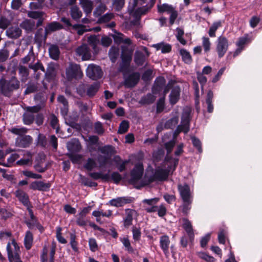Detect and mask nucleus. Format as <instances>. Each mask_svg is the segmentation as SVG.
Segmentation results:
<instances>
[{"instance_id": "1", "label": "nucleus", "mask_w": 262, "mask_h": 262, "mask_svg": "<svg viewBox=\"0 0 262 262\" xmlns=\"http://www.w3.org/2000/svg\"><path fill=\"white\" fill-rule=\"evenodd\" d=\"M156 0H133L130 2L127 12L130 18L133 19L131 23L134 25H139L141 16L146 14L153 7Z\"/></svg>"}, {"instance_id": "2", "label": "nucleus", "mask_w": 262, "mask_h": 262, "mask_svg": "<svg viewBox=\"0 0 262 262\" xmlns=\"http://www.w3.org/2000/svg\"><path fill=\"white\" fill-rule=\"evenodd\" d=\"M19 88L20 81L15 76H12L9 80L0 79V93L5 96L10 97L13 92Z\"/></svg>"}, {"instance_id": "3", "label": "nucleus", "mask_w": 262, "mask_h": 262, "mask_svg": "<svg viewBox=\"0 0 262 262\" xmlns=\"http://www.w3.org/2000/svg\"><path fill=\"white\" fill-rule=\"evenodd\" d=\"M190 113L191 111L189 108L185 110L183 112L181 124L177 126L174 133V135H177L181 132L187 134L189 132L190 128Z\"/></svg>"}, {"instance_id": "4", "label": "nucleus", "mask_w": 262, "mask_h": 262, "mask_svg": "<svg viewBox=\"0 0 262 262\" xmlns=\"http://www.w3.org/2000/svg\"><path fill=\"white\" fill-rule=\"evenodd\" d=\"M66 74L67 79L72 80L73 79H80L83 76V73L79 64L70 63L67 68Z\"/></svg>"}, {"instance_id": "5", "label": "nucleus", "mask_w": 262, "mask_h": 262, "mask_svg": "<svg viewBox=\"0 0 262 262\" xmlns=\"http://www.w3.org/2000/svg\"><path fill=\"white\" fill-rule=\"evenodd\" d=\"M12 244L14 248V251H12L11 249V245L9 243L7 246V251L8 252V259L10 262H23L20 260L19 254V247L16 242L13 240Z\"/></svg>"}, {"instance_id": "6", "label": "nucleus", "mask_w": 262, "mask_h": 262, "mask_svg": "<svg viewBox=\"0 0 262 262\" xmlns=\"http://www.w3.org/2000/svg\"><path fill=\"white\" fill-rule=\"evenodd\" d=\"M143 165L141 163H137L131 171V178L129 180L130 183L135 185L141 179L143 173Z\"/></svg>"}, {"instance_id": "7", "label": "nucleus", "mask_w": 262, "mask_h": 262, "mask_svg": "<svg viewBox=\"0 0 262 262\" xmlns=\"http://www.w3.org/2000/svg\"><path fill=\"white\" fill-rule=\"evenodd\" d=\"M134 49L135 46L130 47L127 46H121V56L122 61L125 64L128 65L131 61Z\"/></svg>"}, {"instance_id": "8", "label": "nucleus", "mask_w": 262, "mask_h": 262, "mask_svg": "<svg viewBox=\"0 0 262 262\" xmlns=\"http://www.w3.org/2000/svg\"><path fill=\"white\" fill-rule=\"evenodd\" d=\"M169 173V169L158 167L156 169L153 176L149 178V182L151 183L155 181H162L165 180L167 178Z\"/></svg>"}, {"instance_id": "9", "label": "nucleus", "mask_w": 262, "mask_h": 262, "mask_svg": "<svg viewBox=\"0 0 262 262\" xmlns=\"http://www.w3.org/2000/svg\"><path fill=\"white\" fill-rule=\"evenodd\" d=\"M86 72L87 76L93 80L99 79L102 76V71L100 67L94 64H90Z\"/></svg>"}, {"instance_id": "10", "label": "nucleus", "mask_w": 262, "mask_h": 262, "mask_svg": "<svg viewBox=\"0 0 262 262\" xmlns=\"http://www.w3.org/2000/svg\"><path fill=\"white\" fill-rule=\"evenodd\" d=\"M149 52L146 47L140 50H137L134 55V61L138 66H142L146 59L149 56Z\"/></svg>"}, {"instance_id": "11", "label": "nucleus", "mask_w": 262, "mask_h": 262, "mask_svg": "<svg viewBox=\"0 0 262 262\" xmlns=\"http://www.w3.org/2000/svg\"><path fill=\"white\" fill-rule=\"evenodd\" d=\"M76 53L77 56L81 57L82 60H89L91 57V54L88 45L83 44L76 49Z\"/></svg>"}, {"instance_id": "12", "label": "nucleus", "mask_w": 262, "mask_h": 262, "mask_svg": "<svg viewBox=\"0 0 262 262\" xmlns=\"http://www.w3.org/2000/svg\"><path fill=\"white\" fill-rule=\"evenodd\" d=\"M178 190L183 201L192 200V195L190 192V187L187 184L178 185Z\"/></svg>"}, {"instance_id": "13", "label": "nucleus", "mask_w": 262, "mask_h": 262, "mask_svg": "<svg viewBox=\"0 0 262 262\" xmlns=\"http://www.w3.org/2000/svg\"><path fill=\"white\" fill-rule=\"evenodd\" d=\"M228 47V40L225 37H220L219 38L216 47V51L219 57H222L226 52Z\"/></svg>"}, {"instance_id": "14", "label": "nucleus", "mask_w": 262, "mask_h": 262, "mask_svg": "<svg viewBox=\"0 0 262 262\" xmlns=\"http://www.w3.org/2000/svg\"><path fill=\"white\" fill-rule=\"evenodd\" d=\"M139 78V73L137 72L133 73L125 78L124 85L127 88H133L137 84Z\"/></svg>"}, {"instance_id": "15", "label": "nucleus", "mask_w": 262, "mask_h": 262, "mask_svg": "<svg viewBox=\"0 0 262 262\" xmlns=\"http://www.w3.org/2000/svg\"><path fill=\"white\" fill-rule=\"evenodd\" d=\"M21 34L22 30L17 26H11L6 31V35L11 39H17L21 36Z\"/></svg>"}, {"instance_id": "16", "label": "nucleus", "mask_w": 262, "mask_h": 262, "mask_svg": "<svg viewBox=\"0 0 262 262\" xmlns=\"http://www.w3.org/2000/svg\"><path fill=\"white\" fill-rule=\"evenodd\" d=\"M20 27L27 33L33 32L36 28L35 21L31 19H25L20 24Z\"/></svg>"}, {"instance_id": "17", "label": "nucleus", "mask_w": 262, "mask_h": 262, "mask_svg": "<svg viewBox=\"0 0 262 262\" xmlns=\"http://www.w3.org/2000/svg\"><path fill=\"white\" fill-rule=\"evenodd\" d=\"M32 141L33 139L30 136H20L16 138L15 145L19 147L26 148L30 146Z\"/></svg>"}, {"instance_id": "18", "label": "nucleus", "mask_w": 262, "mask_h": 262, "mask_svg": "<svg viewBox=\"0 0 262 262\" xmlns=\"http://www.w3.org/2000/svg\"><path fill=\"white\" fill-rule=\"evenodd\" d=\"M48 33L47 32L43 30L42 28H39L35 32L34 36V41L39 46H40L43 42L46 40Z\"/></svg>"}, {"instance_id": "19", "label": "nucleus", "mask_w": 262, "mask_h": 262, "mask_svg": "<svg viewBox=\"0 0 262 262\" xmlns=\"http://www.w3.org/2000/svg\"><path fill=\"white\" fill-rule=\"evenodd\" d=\"M67 147L70 153H75L80 151L81 148L78 140L74 139L67 143Z\"/></svg>"}, {"instance_id": "20", "label": "nucleus", "mask_w": 262, "mask_h": 262, "mask_svg": "<svg viewBox=\"0 0 262 262\" xmlns=\"http://www.w3.org/2000/svg\"><path fill=\"white\" fill-rule=\"evenodd\" d=\"M250 41V40L248 38V36L239 38L238 39V40L236 42L237 49L234 52L233 54V57H235L238 55H239L241 53L242 50L244 49V45H246V43H249Z\"/></svg>"}, {"instance_id": "21", "label": "nucleus", "mask_w": 262, "mask_h": 262, "mask_svg": "<svg viewBox=\"0 0 262 262\" xmlns=\"http://www.w3.org/2000/svg\"><path fill=\"white\" fill-rule=\"evenodd\" d=\"M50 186L51 185L49 183H45L42 181H35L31 184L30 188L33 190L47 191Z\"/></svg>"}, {"instance_id": "22", "label": "nucleus", "mask_w": 262, "mask_h": 262, "mask_svg": "<svg viewBox=\"0 0 262 262\" xmlns=\"http://www.w3.org/2000/svg\"><path fill=\"white\" fill-rule=\"evenodd\" d=\"M181 89L179 86H174L169 95L170 103L173 105L176 104L180 98Z\"/></svg>"}, {"instance_id": "23", "label": "nucleus", "mask_w": 262, "mask_h": 262, "mask_svg": "<svg viewBox=\"0 0 262 262\" xmlns=\"http://www.w3.org/2000/svg\"><path fill=\"white\" fill-rule=\"evenodd\" d=\"M63 28V26L57 21H52L48 23L46 27L45 30L48 33V34L51 33L53 32H55L58 30H60Z\"/></svg>"}, {"instance_id": "24", "label": "nucleus", "mask_w": 262, "mask_h": 262, "mask_svg": "<svg viewBox=\"0 0 262 262\" xmlns=\"http://www.w3.org/2000/svg\"><path fill=\"white\" fill-rule=\"evenodd\" d=\"M132 200L130 198L126 197H120L115 199H113L110 201L112 206L116 207H121L126 204L130 203Z\"/></svg>"}, {"instance_id": "25", "label": "nucleus", "mask_w": 262, "mask_h": 262, "mask_svg": "<svg viewBox=\"0 0 262 262\" xmlns=\"http://www.w3.org/2000/svg\"><path fill=\"white\" fill-rule=\"evenodd\" d=\"M18 74L22 82H25L28 79L29 75L28 68L24 66L19 64L17 68Z\"/></svg>"}, {"instance_id": "26", "label": "nucleus", "mask_w": 262, "mask_h": 262, "mask_svg": "<svg viewBox=\"0 0 262 262\" xmlns=\"http://www.w3.org/2000/svg\"><path fill=\"white\" fill-rule=\"evenodd\" d=\"M99 87V84L97 82H95L91 85H88L86 95L89 97H94L98 91Z\"/></svg>"}, {"instance_id": "27", "label": "nucleus", "mask_w": 262, "mask_h": 262, "mask_svg": "<svg viewBox=\"0 0 262 262\" xmlns=\"http://www.w3.org/2000/svg\"><path fill=\"white\" fill-rule=\"evenodd\" d=\"M55 68V63L51 62L48 64L47 71L45 72L47 79L50 80L54 78L56 75Z\"/></svg>"}, {"instance_id": "28", "label": "nucleus", "mask_w": 262, "mask_h": 262, "mask_svg": "<svg viewBox=\"0 0 262 262\" xmlns=\"http://www.w3.org/2000/svg\"><path fill=\"white\" fill-rule=\"evenodd\" d=\"M160 247L163 250L165 254L168 253V248L170 244L169 237L167 235H163L160 237Z\"/></svg>"}, {"instance_id": "29", "label": "nucleus", "mask_w": 262, "mask_h": 262, "mask_svg": "<svg viewBox=\"0 0 262 262\" xmlns=\"http://www.w3.org/2000/svg\"><path fill=\"white\" fill-rule=\"evenodd\" d=\"M50 56L54 60H57L59 59L60 51L59 47L55 45H52L49 48Z\"/></svg>"}, {"instance_id": "30", "label": "nucleus", "mask_w": 262, "mask_h": 262, "mask_svg": "<svg viewBox=\"0 0 262 262\" xmlns=\"http://www.w3.org/2000/svg\"><path fill=\"white\" fill-rule=\"evenodd\" d=\"M15 193L16 196L18 198L19 200L23 203L24 205L29 206V197L25 192L21 190H17L16 191Z\"/></svg>"}, {"instance_id": "31", "label": "nucleus", "mask_w": 262, "mask_h": 262, "mask_svg": "<svg viewBox=\"0 0 262 262\" xmlns=\"http://www.w3.org/2000/svg\"><path fill=\"white\" fill-rule=\"evenodd\" d=\"M183 227L189 236L190 239L191 240V239L193 238L194 234L191 223L187 219H183Z\"/></svg>"}, {"instance_id": "32", "label": "nucleus", "mask_w": 262, "mask_h": 262, "mask_svg": "<svg viewBox=\"0 0 262 262\" xmlns=\"http://www.w3.org/2000/svg\"><path fill=\"white\" fill-rule=\"evenodd\" d=\"M213 98V93L212 91L209 90L207 94L206 99V103L207 105V111L211 113L213 110V105L212 104V99Z\"/></svg>"}, {"instance_id": "33", "label": "nucleus", "mask_w": 262, "mask_h": 262, "mask_svg": "<svg viewBox=\"0 0 262 262\" xmlns=\"http://www.w3.org/2000/svg\"><path fill=\"white\" fill-rule=\"evenodd\" d=\"M80 4L86 13H91L93 9V2L91 1L80 0Z\"/></svg>"}, {"instance_id": "34", "label": "nucleus", "mask_w": 262, "mask_h": 262, "mask_svg": "<svg viewBox=\"0 0 262 262\" xmlns=\"http://www.w3.org/2000/svg\"><path fill=\"white\" fill-rule=\"evenodd\" d=\"M35 120V116L28 111H25L23 115V122L26 125H30L32 124Z\"/></svg>"}, {"instance_id": "35", "label": "nucleus", "mask_w": 262, "mask_h": 262, "mask_svg": "<svg viewBox=\"0 0 262 262\" xmlns=\"http://www.w3.org/2000/svg\"><path fill=\"white\" fill-rule=\"evenodd\" d=\"M156 99V96L150 93H148L141 98L140 103L142 104H150L154 103Z\"/></svg>"}, {"instance_id": "36", "label": "nucleus", "mask_w": 262, "mask_h": 262, "mask_svg": "<svg viewBox=\"0 0 262 262\" xmlns=\"http://www.w3.org/2000/svg\"><path fill=\"white\" fill-rule=\"evenodd\" d=\"M70 13L72 18L75 20H79L82 16V12L77 6L71 8Z\"/></svg>"}, {"instance_id": "37", "label": "nucleus", "mask_w": 262, "mask_h": 262, "mask_svg": "<svg viewBox=\"0 0 262 262\" xmlns=\"http://www.w3.org/2000/svg\"><path fill=\"white\" fill-rule=\"evenodd\" d=\"M158 9L160 13L166 12L169 14L175 10V9L172 6L169 5L167 4L158 5Z\"/></svg>"}, {"instance_id": "38", "label": "nucleus", "mask_w": 262, "mask_h": 262, "mask_svg": "<svg viewBox=\"0 0 262 262\" xmlns=\"http://www.w3.org/2000/svg\"><path fill=\"white\" fill-rule=\"evenodd\" d=\"M165 79L163 77H158L155 83L154 89L155 91L159 92L161 91L163 86L165 84Z\"/></svg>"}, {"instance_id": "39", "label": "nucleus", "mask_w": 262, "mask_h": 262, "mask_svg": "<svg viewBox=\"0 0 262 262\" xmlns=\"http://www.w3.org/2000/svg\"><path fill=\"white\" fill-rule=\"evenodd\" d=\"M33 242V235L30 231H27L26 233L25 239H24V244L25 247L27 249H30L32 245Z\"/></svg>"}, {"instance_id": "40", "label": "nucleus", "mask_w": 262, "mask_h": 262, "mask_svg": "<svg viewBox=\"0 0 262 262\" xmlns=\"http://www.w3.org/2000/svg\"><path fill=\"white\" fill-rule=\"evenodd\" d=\"M179 121V117L178 116H174L171 119L168 120L164 124V127L165 128H173L178 124Z\"/></svg>"}, {"instance_id": "41", "label": "nucleus", "mask_w": 262, "mask_h": 262, "mask_svg": "<svg viewBox=\"0 0 262 262\" xmlns=\"http://www.w3.org/2000/svg\"><path fill=\"white\" fill-rule=\"evenodd\" d=\"M180 52L183 60L186 63L189 64L192 62V57L189 52L185 49H181Z\"/></svg>"}, {"instance_id": "42", "label": "nucleus", "mask_w": 262, "mask_h": 262, "mask_svg": "<svg viewBox=\"0 0 262 262\" xmlns=\"http://www.w3.org/2000/svg\"><path fill=\"white\" fill-rule=\"evenodd\" d=\"M114 149V147L111 145H105L98 148L99 151L107 156L112 155L113 154Z\"/></svg>"}, {"instance_id": "43", "label": "nucleus", "mask_w": 262, "mask_h": 262, "mask_svg": "<svg viewBox=\"0 0 262 262\" xmlns=\"http://www.w3.org/2000/svg\"><path fill=\"white\" fill-rule=\"evenodd\" d=\"M50 125L53 129H56V132L58 133L59 129L58 120L54 114L51 115Z\"/></svg>"}, {"instance_id": "44", "label": "nucleus", "mask_w": 262, "mask_h": 262, "mask_svg": "<svg viewBox=\"0 0 262 262\" xmlns=\"http://www.w3.org/2000/svg\"><path fill=\"white\" fill-rule=\"evenodd\" d=\"M43 108V107L42 104H37L36 105L33 106L25 107L24 108V110L25 111H28L31 114H33L38 113Z\"/></svg>"}, {"instance_id": "45", "label": "nucleus", "mask_w": 262, "mask_h": 262, "mask_svg": "<svg viewBox=\"0 0 262 262\" xmlns=\"http://www.w3.org/2000/svg\"><path fill=\"white\" fill-rule=\"evenodd\" d=\"M155 47L157 48V50H161L163 53L169 52L171 49L170 45L163 43L157 44L155 45Z\"/></svg>"}, {"instance_id": "46", "label": "nucleus", "mask_w": 262, "mask_h": 262, "mask_svg": "<svg viewBox=\"0 0 262 262\" xmlns=\"http://www.w3.org/2000/svg\"><path fill=\"white\" fill-rule=\"evenodd\" d=\"M29 68L33 70L35 72H37L39 70H40L43 72H45V69L44 67L39 61L34 64H29Z\"/></svg>"}, {"instance_id": "47", "label": "nucleus", "mask_w": 262, "mask_h": 262, "mask_svg": "<svg viewBox=\"0 0 262 262\" xmlns=\"http://www.w3.org/2000/svg\"><path fill=\"white\" fill-rule=\"evenodd\" d=\"M45 15V13L42 11H30L27 12V16L33 19H38L42 17Z\"/></svg>"}, {"instance_id": "48", "label": "nucleus", "mask_w": 262, "mask_h": 262, "mask_svg": "<svg viewBox=\"0 0 262 262\" xmlns=\"http://www.w3.org/2000/svg\"><path fill=\"white\" fill-rule=\"evenodd\" d=\"M165 154L164 150L162 148H159L153 153V158L157 161H159L164 157Z\"/></svg>"}, {"instance_id": "49", "label": "nucleus", "mask_w": 262, "mask_h": 262, "mask_svg": "<svg viewBox=\"0 0 262 262\" xmlns=\"http://www.w3.org/2000/svg\"><path fill=\"white\" fill-rule=\"evenodd\" d=\"M88 41L93 49L96 50L97 45L99 42L98 38L96 35H91L88 37Z\"/></svg>"}, {"instance_id": "50", "label": "nucleus", "mask_w": 262, "mask_h": 262, "mask_svg": "<svg viewBox=\"0 0 262 262\" xmlns=\"http://www.w3.org/2000/svg\"><path fill=\"white\" fill-rule=\"evenodd\" d=\"M128 122L126 120L122 121L119 125L118 133L124 134L126 133L128 130Z\"/></svg>"}, {"instance_id": "51", "label": "nucleus", "mask_w": 262, "mask_h": 262, "mask_svg": "<svg viewBox=\"0 0 262 262\" xmlns=\"http://www.w3.org/2000/svg\"><path fill=\"white\" fill-rule=\"evenodd\" d=\"M191 139L194 147H195L199 152H202V144L201 141L194 136H191Z\"/></svg>"}, {"instance_id": "52", "label": "nucleus", "mask_w": 262, "mask_h": 262, "mask_svg": "<svg viewBox=\"0 0 262 262\" xmlns=\"http://www.w3.org/2000/svg\"><path fill=\"white\" fill-rule=\"evenodd\" d=\"M34 100L36 102H39L38 104H42L43 107H44L47 98L45 97L43 94L39 93L35 95Z\"/></svg>"}, {"instance_id": "53", "label": "nucleus", "mask_w": 262, "mask_h": 262, "mask_svg": "<svg viewBox=\"0 0 262 262\" xmlns=\"http://www.w3.org/2000/svg\"><path fill=\"white\" fill-rule=\"evenodd\" d=\"M9 51L6 49L0 50V62L6 61L9 58Z\"/></svg>"}, {"instance_id": "54", "label": "nucleus", "mask_w": 262, "mask_h": 262, "mask_svg": "<svg viewBox=\"0 0 262 262\" xmlns=\"http://www.w3.org/2000/svg\"><path fill=\"white\" fill-rule=\"evenodd\" d=\"M38 86L36 83H29L27 85V88L25 91L24 94L25 95L29 94L30 93H34L37 91Z\"/></svg>"}, {"instance_id": "55", "label": "nucleus", "mask_w": 262, "mask_h": 262, "mask_svg": "<svg viewBox=\"0 0 262 262\" xmlns=\"http://www.w3.org/2000/svg\"><path fill=\"white\" fill-rule=\"evenodd\" d=\"M73 28L77 31V33L79 35H82L85 32L90 31L92 29L87 30L85 29V27L82 25H74L73 26Z\"/></svg>"}, {"instance_id": "56", "label": "nucleus", "mask_w": 262, "mask_h": 262, "mask_svg": "<svg viewBox=\"0 0 262 262\" xmlns=\"http://www.w3.org/2000/svg\"><path fill=\"white\" fill-rule=\"evenodd\" d=\"M119 54V50L116 48H111L109 52V56L112 61L115 62Z\"/></svg>"}, {"instance_id": "57", "label": "nucleus", "mask_w": 262, "mask_h": 262, "mask_svg": "<svg viewBox=\"0 0 262 262\" xmlns=\"http://www.w3.org/2000/svg\"><path fill=\"white\" fill-rule=\"evenodd\" d=\"M85 216L82 215L81 213H79L77 215L76 223L80 226H84L87 224V220L85 218Z\"/></svg>"}, {"instance_id": "58", "label": "nucleus", "mask_w": 262, "mask_h": 262, "mask_svg": "<svg viewBox=\"0 0 262 262\" xmlns=\"http://www.w3.org/2000/svg\"><path fill=\"white\" fill-rule=\"evenodd\" d=\"M221 26L220 22H215L214 23L209 30V35L210 37H214L215 36V31L217 29V28Z\"/></svg>"}, {"instance_id": "59", "label": "nucleus", "mask_w": 262, "mask_h": 262, "mask_svg": "<svg viewBox=\"0 0 262 262\" xmlns=\"http://www.w3.org/2000/svg\"><path fill=\"white\" fill-rule=\"evenodd\" d=\"M133 211L132 210H128L127 211V215L124 220V226L128 227L132 224L133 221Z\"/></svg>"}, {"instance_id": "60", "label": "nucleus", "mask_w": 262, "mask_h": 262, "mask_svg": "<svg viewBox=\"0 0 262 262\" xmlns=\"http://www.w3.org/2000/svg\"><path fill=\"white\" fill-rule=\"evenodd\" d=\"M96 166L95 160L92 158H89L84 165V167L88 170H92Z\"/></svg>"}, {"instance_id": "61", "label": "nucleus", "mask_w": 262, "mask_h": 262, "mask_svg": "<svg viewBox=\"0 0 262 262\" xmlns=\"http://www.w3.org/2000/svg\"><path fill=\"white\" fill-rule=\"evenodd\" d=\"M113 16L112 13H106L98 19V22L100 24L107 23L112 19Z\"/></svg>"}, {"instance_id": "62", "label": "nucleus", "mask_w": 262, "mask_h": 262, "mask_svg": "<svg viewBox=\"0 0 262 262\" xmlns=\"http://www.w3.org/2000/svg\"><path fill=\"white\" fill-rule=\"evenodd\" d=\"M67 156L72 162L74 163H78L82 158V156L81 155H76L75 154V153H68L67 154Z\"/></svg>"}, {"instance_id": "63", "label": "nucleus", "mask_w": 262, "mask_h": 262, "mask_svg": "<svg viewBox=\"0 0 262 262\" xmlns=\"http://www.w3.org/2000/svg\"><path fill=\"white\" fill-rule=\"evenodd\" d=\"M106 9V7L105 5L101 4L99 5L96 9L94 13L96 16L101 15L103 13H104Z\"/></svg>"}, {"instance_id": "64", "label": "nucleus", "mask_w": 262, "mask_h": 262, "mask_svg": "<svg viewBox=\"0 0 262 262\" xmlns=\"http://www.w3.org/2000/svg\"><path fill=\"white\" fill-rule=\"evenodd\" d=\"M10 21L7 18L2 17L0 18V28L6 29L10 25Z\"/></svg>"}]
</instances>
